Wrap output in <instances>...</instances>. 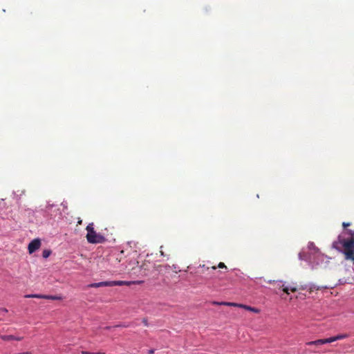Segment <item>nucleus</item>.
I'll use <instances>...</instances> for the list:
<instances>
[{
    "mask_svg": "<svg viewBox=\"0 0 354 354\" xmlns=\"http://www.w3.org/2000/svg\"><path fill=\"white\" fill-rule=\"evenodd\" d=\"M51 254V251L50 250H44L42 252V257L45 259L48 258Z\"/></svg>",
    "mask_w": 354,
    "mask_h": 354,
    "instance_id": "4468645a",
    "label": "nucleus"
},
{
    "mask_svg": "<svg viewBox=\"0 0 354 354\" xmlns=\"http://www.w3.org/2000/svg\"><path fill=\"white\" fill-rule=\"evenodd\" d=\"M326 343H331L330 342V337L329 338H326V339H317V340H315V341H311V342H308L306 343L307 345H316V346H318V345H322V344H326Z\"/></svg>",
    "mask_w": 354,
    "mask_h": 354,
    "instance_id": "6e6552de",
    "label": "nucleus"
},
{
    "mask_svg": "<svg viewBox=\"0 0 354 354\" xmlns=\"http://www.w3.org/2000/svg\"><path fill=\"white\" fill-rule=\"evenodd\" d=\"M23 339V337H15L14 336V340L21 341Z\"/></svg>",
    "mask_w": 354,
    "mask_h": 354,
    "instance_id": "dca6fc26",
    "label": "nucleus"
},
{
    "mask_svg": "<svg viewBox=\"0 0 354 354\" xmlns=\"http://www.w3.org/2000/svg\"><path fill=\"white\" fill-rule=\"evenodd\" d=\"M114 281H102L99 283H94L89 285L91 288H100L103 286H114Z\"/></svg>",
    "mask_w": 354,
    "mask_h": 354,
    "instance_id": "0eeeda50",
    "label": "nucleus"
},
{
    "mask_svg": "<svg viewBox=\"0 0 354 354\" xmlns=\"http://www.w3.org/2000/svg\"><path fill=\"white\" fill-rule=\"evenodd\" d=\"M333 247L338 250L342 248L345 259L352 260L354 263V237L353 236L347 239L339 236L337 240L333 243Z\"/></svg>",
    "mask_w": 354,
    "mask_h": 354,
    "instance_id": "f257e3e1",
    "label": "nucleus"
},
{
    "mask_svg": "<svg viewBox=\"0 0 354 354\" xmlns=\"http://www.w3.org/2000/svg\"><path fill=\"white\" fill-rule=\"evenodd\" d=\"M217 268H225V269H226V270L227 269V266H226L225 265V263H223V262H220V263L218 264V266H212V269H213V270H216Z\"/></svg>",
    "mask_w": 354,
    "mask_h": 354,
    "instance_id": "ddd939ff",
    "label": "nucleus"
},
{
    "mask_svg": "<svg viewBox=\"0 0 354 354\" xmlns=\"http://www.w3.org/2000/svg\"><path fill=\"white\" fill-rule=\"evenodd\" d=\"M212 304L213 305H223V306H239L240 308H244L247 310H249V311H251V312H253L255 313H260V310L259 308L251 307L250 306H247V305H244V304H238L236 303L225 302V301H222V302L213 301Z\"/></svg>",
    "mask_w": 354,
    "mask_h": 354,
    "instance_id": "7ed1b4c3",
    "label": "nucleus"
},
{
    "mask_svg": "<svg viewBox=\"0 0 354 354\" xmlns=\"http://www.w3.org/2000/svg\"><path fill=\"white\" fill-rule=\"evenodd\" d=\"M348 335L347 334L338 335L334 337H330V342H333L337 340L342 339L348 337Z\"/></svg>",
    "mask_w": 354,
    "mask_h": 354,
    "instance_id": "9b49d317",
    "label": "nucleus"
},
{
    "mask_svg": "<svg viewBox=\"0 0 354 354\" xmlns=\"http://www.w3.org/2000/svg\"><path fill=\"white\" fill-rule=\"evenodd\" d=\"M348 233L351 235V236H353L354 237V231L353 232L352 230H348Z\"/></svg>",
    "mask_w": 354,
    "mask_h": 354,
    "instance_id": "aec40b11",
    "label": "nucleus"
},
{
    "mask_svg": "<svg viewBox=\"0 0 354 354\" xmlns=\"http://www.w3.org/2000/svg\"><path fill=\"white\" fill-rule=\"evenodd\" d=\"M82 354H105V353H101V352L91 353V352H88V351H82Z\"/></svg>",
    "mask_w": 354,
    "mask_h": 354,
    "instance_id": "2eb2a0df",
    "label": "nucleus"
},
{
    "mask_svg": "<svg viewBox=\"0 0 354 354\" xmlns=\"http://www.w3.org/2000/svg\"><path fill=\"white\" fill-rule=\"evenodd\" d=\"M333 286H330V285H328V286H316L315 285H313V286H311L310 288V292H313L314 290H322V289H329V288H333Z\"/></svg>",
    "mask_w": 354,
    "mask_h": 354,
    "instance_id": "9d476101",
    "label": "nucleus"
},
{
    "mask_svg": "<svg viewBox=\"0 0 354 354\" xmlns=\"http://www.w3.org/2000/svg\"><path fill=\"white\" fill-rule=\"evenodd\" d=\"M280 287L282 288L283 291L286 292V294H290L289 291L290 290L292 292H295L297 290V288L296 286H285L284 284H282Z\"/></svg>",
    "mask_w": 354,
    "mask_h": 354,
    "instance_id": "1a4fd4ad",
    "label": "nucleus"
},
{
    "mask_svg": "<svg viewBox=\"0 0 354 354\" xmlns=\"http://www.w3.org/2000/svg\"><path fill=\"white\" fill-rule=\"evenodd\" d=\"M142 322L145 324V326H148V322H147V319H145V318L143 319H142Z\"/></svg>",
    "mask_w": 354,
    "mask_h": 354,
    "instance_id": "f3484780",
    "label": "nucleus"
},
{
    "mask_svg": "<svg viewBox=\"0 0 354 354\" xmlns=\"http://www.w3.org/2000/svg\"><path fill=\"white\" fill-rule=\"evenodd\" d=\"M82 223V219H80V218H78V221H77V225H81Z\"/></svg>",
    "mask_w": 354,
    "mask_h": 354,
    "instance_id": "4be33fe9",
    "label": "nucleus"
},
{
    "mask_svg": "<svg viewBox=\"0 0 354 354\" xmlns=\"http://www.w3.org/2000/svg\"><path fill=\"white\" fill-rule=\"evenodd\" d=\"M0 338L3 341L14 340V335H1Z\"/></svg>",
    "mask_w": 354,
    "mask_h": 354,
    "instance_id": "f8f14e48",
    "label": "nucleus"
},
{
    "mask_svg": "<svg viewBox=\"0 0 354 354\" xmlns=\"http://www.w3.org/2000/svg\"><path fill=\"white\" fill-rule=\"evenodd\" d=\"M155 352L154 349H150L148 351V354H153Z\"/></svg>",
    "mask_w": 354,
    "mask_h": 354,
    "instance_id": "412c9836",
    "label": "nucleus"
},
{
    "mask_svg": "<svg viewBox=\"0 0 354 354\" xmlns=\"http://www.w3.org/2000/svg\"><path fill=\"white\" fill-rule=\"evenodd\" d=\"M87 234L86 236V240L89 243H103L105 242L106 239L104 236L97 234L93 227V223H89L86 228Z\"/></svg>",
    "mask_w": 354,
    "mask_h": 354,
    "instance_id": "f03ea898",
    "label": "nucleus"
},
{
    "mask_svg": "<svg viewBox=\"0 0 354 354\" xmlns=\"http://www.w3.org/2000/svg\"><path fill=\"white\" fill-rule=\"evenodd\" d=\"M41 247V241L39 239H33L28 245V250L30 254H32Z\"/></svg>",
    "mask_w": 354,
    "mask_h": 354,
    "instance_id": "39448f33",
    "label": "nucleus"
},
{
    "mask_svg": "<svg viewBox=\"0 0 354 354\" xmlns=\"http://www.w3.org/2000/svg\"><path fill=\"white\" fill-rule=\"evenodd\" d=\"M160 253H161L162 256H164V253H163V252L162 250L160 251Z\"/></svg>",
    "mask_w": 354,
    "mask_h": 354,
    "instance_id": "5701e85b",
    "label": "nucleus"
},
{
    "mask_svg": "<svg viewBox=\"0 0 354 354\" xmlns=\"http://www.w3.org/2000/svg\"><path fill=\"white\" fill-rule=\"evenodd\" d=\"M342 225H343V227H344V228H346V227H348V226H349V225H350V223H345V222H344V223H342Z\"/></svg>",
    "mask_w": 354,
    "mask_h": 354,
    "instance_id": "a211bd4d",
    "label": "nucleus"
},
{
    "mask_svg": "<svg viewBox=\"0 0 354 354\" xmlns=\"http://www.w3.org/2000/svg\"><path fill=\"white\" fill-rule=\"evenodd\" d=\"M274 281H269L268 282H269L270 283H272V282H274Z\"/></svg>",
    "mask_w": 354,
    "mask_h": 354,
    "instance_id": "b1692460",
    "label": "nucleus"
},
{
    "mask_svg": "<svg viewBox=\"0 0 354 354\" xmlns=\"http://www.w3.org/2000/svg\"><path fill=\"white\" fill-rule=\"evenodd\" d=\"M142 281H114V286H131V284H140L142 283Z\"/></svg>",
    "mask_w": 354,
    "mask_h": 354,
    "instance_id": "423d86ee",
    "label": "nucleus"
},
{
    "mask_svg": "<svg viewBox=\"0 0 354 354\" xmlns=\"http://www.w3.org/2000/svg\"><path fill=\"white\" fill-rule=\"evenodd\" d=\"M0 312L7 313L8 310L6 308H0Z\"/></svg>",
    "mask_w": 354,
    "mask_h": 354,
    "instance_id": "6ab92c4d",
    "label": "nucleus"
},
{
    "mask_svg": "<svg viewBox=\"0 0 354 354\" xmlns=\"http://www.w3.org/2000/svg\"><path fill=\"white\" fill-rule=\"evenodd\" d=\"M26 298H39V299H50V300H62V298L61 296L57 295H25Z\"/></svg>",
    "mask_w": 354,
    "mask_h": 354,
    "instance_id": "20e7f679",
    "label": "nucleus"
}]
</instances>
